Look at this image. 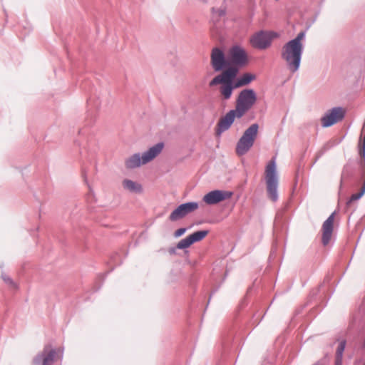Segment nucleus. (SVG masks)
I'll return each instance as SVG.
<instances>
[{
    "label": "nucleus",
    "instance_id": "obj_1",
    "mask_svg": "<svg viewBox=\"0 0 365 365\" xmlns=\"http://www.w3.org/2000/svg\"><path fill=\"white\" fill-rule=\"evenodd\" d=\"M237 75V69L233 67L227 68L221 73L213 78L209 83V86L212 87L221 84L220 93L224 100H229L232 92L235 88H238L235 82Z\"/></svg>",
    "mask_w": 365,
    "mask_h": 365
},
{
    "label": "nucleus",
    "instance_id": "obj_2",
    "mask_svg": "<svg viewBox=\"0 0 365 365\" xmlns=\"http://www.w3.org/2000/svg\"><path fill=\"white\" fill-rule=\"evenodd\" d=\"M304 47H301L291 41L284 43L281 49V58L286 63L289 71L294 73L301 65Z\"/></svg>",
    "mask_w": 365,
    "mask_h": 365
},
{
    "label": "nucleus",
    "instance_id": "obj_3",
    "mask_svg": "<svg viewBox=\"0 0 365 365\" xmlns=\"http://www.w3.org/2000/svg\"><path fill=\"white\" fill-rule=\"evenodd\" d=\"M265 180L267 184V192L268 197L273 201L278 200V177L275 159H272L265 169Z\"/></svg>",
    "mask_w": 365,
    "mask_h": 365
},
{
    "label": "nucleus",
    "instance_id": "obj_4",
    "mask_svg": "<svg viewBox=\"0 0 365 365\" xmlns=\"http://www.w3.org/2000/svg\"><path fill=\"white\" fill-rule=\"evenodd\" d=\"M259 129L257 123L252 124L243 133L236 145V153L240 155H245L253 146Z\"/></svg>",
    "mask_w": 365,
    "mask_h": 365
},
{
    "label": "nucleus",
    "instance_id": "obj_5",
    "mask_svg": "<svg viewBox=\"0 0 365 365\" xmlns=\"http://www.w3.org/2000/svg\"><path fill=\"white\" fill-rule=\"evenodd\" d=\"M228 59L230 66L239 69L245 66L248 63V56L246 51L240 46L235 45L232 46L228 53Z\"/></svg>",
    "mask_w": 365,
    "mask_h": 365
},
{
    "label": "nucleus",
    "instance_id": "obj_6",
    "mask_svg": "<svg viewBox=\"0 0 365 365\" xmlns=\"http://www.w3.org/2000/svg\"><path fill=\"white\" fill-rule=\"evenodd\" d=\"M278 37L279 34L276 32L259 31L251 36L250 43L254 48L264 50L271 46L274 38Z\"/></svg>",
    "mask_w": 365,
    "mask_h": 365
},
{
    "label": "nucleus",
    "instance_id": "obj_7",
    "mask_svg": "<svg viewBox=\"0 0 365 365\" xmlns=\"http://www.w3.org/2000/svg\"><path fill=\"white\" fill-rule=\"evenodd\" d=\"M211 65L215 72L223 71L230 66L229 59L226 58L224 51L215 47L211 52Z\"/></svg>",
    "mask_w": 365,
    "mask_h": 365
},
{
    "label": "nucleus",
    "instance_id": "obj_8",
    "mask_svg": "<svg viewBox=\"0 0 365 365\" xmlns=\"http://www.w3.org/2000/svg\"><path fill=\"white\" fill-rule=\"evenodd\" d=\"M345 115L344 110L341 107H334L329 110L321 118V123L323 128L330 127L344 119Z\"/></svg>",
    "mask_w": 365,
    "mask_h": 365
},
{
    "label": "nucleus",
    "instance_id": "obj_9",
    "mask_svg": "<svg viewBox=\"0 0 365 365\" xmlns=\"http://www.w3.org/2000/svg\"><path fill=\"white\" fill-rule=\"evenodd\" d=\"M198 207L199 204L197 202H187L180 204L170 213L169 220L172 222L178 221L194 212Z\"/></svg>",
    "mask_w": 365,
    "mask_h": 365
},
{
    "label": "nucleus",
    "instance_id": "obj_10",
    "mask_svg": "<svg viewBox=\"0 0 365 365\" xmlns=\"http://www.w3.org/2000/svg\"><path fill=\"white\" fill-rule=\"evenodd\" d=\"M56 350L51 344L44 346L42 351L39 352L33 359L34 365H51L56 356Z\"/></svg>",
    "mask_w": 365,
    "mask_h": 365
},
{
    "label": "nucleus",
    "instance_id": "obj_11",
    "mask_svg": "<svg viewBox=\"0 0 365 365\" xmlns=\"http://www.w3.org/2000/svg\"><path fill=\"white\" fill-rule=\"evenodd\" d=\"M257 101L255 91L251 88L242 90L236 100V103L251 109Z\"/></svg>",
    "mask_w": 365,
    "mask_h": 365
},
{
    "label": "nucleus",
    "instance_id": "obj_12",
    "mask_svg": "<svg viewBox=\"0 0 365 365\" xmlns=\"http://www.w3.org/2000/svg\"><path fill=\"white\" fill-rule=\"evenodd\" d=\"M232 195V192L215 190L205 195L202 200L207 205H215L230 198Z\"/></svg>",
    "mask_w": 365,
    "mask_h": 365
},
{
    "label": "nucleus",
    "instance_id": "obj_13",
    "mask_svg": "<svg viewBox=\"0 0 365 365\" xmlns=\"http://www.w3.org/2000/svg\"><path fill=\"white\" fill-rule=\"evenodd\" d=\"M335 214L336 212H332L322 225V242L324 246H327L331 240L334 230V221Z\"/></svg>",
    "mask_w": 365,
    "mask_h": 365
},
{
    "label": "nucleus",
    "instance_id": "obj_14",
    "mask_svg": "<svg viewBox=\"0 0 365 365\" xmlns=\"http://www.w3.org/2000/svg\"><path fill=\"white\" fill-rule=\"evenodd\" d=\"M164 145V143L159 142L145 151L143 153V165L147 164L155 158L162 152Z\"/></svg>",
    "mask_w": 365,
    "mask_h": 365
},
{
    "label": "nucleus",
    "instance_id": "obj_15",
    "mask_svg": "<svg viewBox=\"0 0 365 365\" xmlns=\"http://www.w3.org/2000/svg\"><path fill=\"white\" fill-rule=\"evenodd\" d=\"M235 120L232 113L228 111L225 116L222 117L217 124L216 128V134L220 135L222 133L228 130Z\"/></svg>",
    "mask_w": 365,
    "mask_h": 365
},
{
    "label": "nucleus",
    "instance_id": "obj_16",
    "mask_svg": "<svg viewBox=\"0 0 365 365\" xmlns=\"http://www.w3.org/2000/svg\"><path fill=\"white\" fill-rule=\"evenodd\" d=\"M143 165V154L134 153L125 160V165L128 169H134Z\"/></svg>",
    "mask_w": 365,
    "mask_h": 365
},
{
    "label": "nucleus",
    "instance_id": "obj_17",
    "mask_svg": "<svg viewBox=\"0 0 365 365\" xmlns=\"http://www.w3.org/2000/svg\"><path fill=\"white\" fill-rule=\"evenodd\" d=\"M255 78L256 76L255 74L245 73L235 81L236 83L235 86H237V88H240L249 85Z\"/></svg>",
    "mask_w": 365,
    "mask_h": 365
},
{
    "label": "nucleus",
    "instance_id": "obj_18",
    "mask_svg": "<svg viewBox=\"0 0 365 365\" xmlns=\"http://www.w3.org/2000/svg\"><path fill=\"white\" fill-rule=\"evenodd\" d=\"M123 186L131 192L140 193L142 192L141 185L129 179H125L123 181Z\"/></svg>",
    "mask_w": 365,
    "mask_h": 365
},
{
    "label": "nucleus",
    "instance_id": "obj_19",
    "mask_svg": "<svg viewBox=\"0 0 365 365\" xmlns=\"http://www.w3.org/2000/svg\"><path fill=\"white\" fill-rule=\"evenodd\" d=\"M249 110V108L236 103L235 109L230 110V112L232 113L235 118H241Z\"/></svg>",
    "mask_w": 365,
    "mask_h": 365
},
{
    "label": "nucleus",
    "instance_id": "obj_20",
    "mask_svg": "<svg viewBox=\"0 0 365 365\" xmlns=\"http://www.w3.org/2000/svg\"><path fill=\"white\" fill-rule=\"evenodd\" d=\"M354 174L353 168L349 165H346L342 170L341 177V184L342 182L349 180Z\"/></svg>",
    "mask_w": 365,
    "mask_h": 365
},
{
    "label": "nucleus",
    "instance_id": "obj_21",
    "mask_svg": "<svg viewBox=\"0 0 365 365\" xmlns=\"http://www.w3.org/2000/svg\"><path fill=\"white\" fill-rule=\"evenodd\" d=\"M209 233L208 230H200L193 232L192 234L190 235L193 243L200 242L202 240H203Z\"/></svg>",
    "mask_w": 365,
    "mask_h": 365
},
{
    "label": "nucleus",
    "instance_id": "obj_22",
    "mask_svg": "<svg viewBox=\"0 0 365 365\" xmlns=\"http://www.w3.org/2000/svg\"><path fill=\"white\" fill-rule=\"evenodd\" d=\"M346 340H342L339 342V344L336 351L335 361H342L343 353L346 347Z\"/></svg>",
    "mask_w": 365,
    "mask_h": 365
},
{
    "label": "nucleus",
    "instance_id": "obj_23",
    "mask_svg": "<svg viewBox=\"0 0 365 365\" xmlns=\"http://www.w3.org/2000/svg\"><path fill=\"white\" fill-rule=\"evenodd\" d=\"M225 15V10L223 9H212V20L217 22L220 19Z\"/></svg>",
    "mask_w": 365,
    "mask_h": 365
},
{
    "label": "nucleus",
    "instance_id": "obj_24",
    "mask_svg": "<svg viewBox=\"0 0 365 365\" xmlns=\"http://www.w3.org/2000/svg\"><path fill=\"white\" fill-rule=\"evenodd\" d=\"M193 244V242L190 237V236H187L185 238L181 240L178 244H177V248L179 250H183L189 247L190 245Z\"/></svg>",
    "mask_w": 365,
    "mask_h": 365
},
{
    "label": "nucleus",
    "instance_id": "obj_25",
    "mask_svg": "<svg viewBox=\"0 0 365 365\" xmlns=\"http://www.w3.org/2000/svg\"><path fill=\"white\" fill-rule=\"evenodd\" d=\"M306 35L305 31H300L295 38L290 40L289 41L292 42L293 43H295L301 47H304V45L302 42L303 39H304Z\"/></svg>",
    "mask_w": 365,
    "mask_h": 365
},
{
    "label": "nucleus",
    "instance_id": "obj_26",
    "mask_svg": "<svg viewBox=\"0 0 365 365\" xmlns=\"http://www.w3.org/2000/svg\"><path fill=\"white\" fill-rule=\"evenodd\" d=\"M2 279L6 284L10 285L11 287L17 289L18 287L16 284L13 281V279L11 277L6 274H2Z\"/></svg>",
    "mask_w": 365,
    "mask_h": 365
},
{
    "label": "nucleus",
    "instance_id": "obj_27",
    "mask_svg": "<svg viewBox=\"0 0 365 365\" xmlns=\"http://www.w3.org/2000/svg\"><path fill=\"white\" fill-rule=\"evenodd\" d=\"M186 230H187V228H185V227H181V228L178 229L174 232V237L176 238L180 237V236H182V235L185 234Z\"/></svg>",
    "mask_w": 365,
    "mask_h": 365
},
{
    "label": "nucleus",
    "instance_id": "obj_28",
    "mask_svg": "<svg viewBox=\"0 0 365 365\" xmlns=\"http://www.w3.org/2000/svg\"><path fill=\"white\" fill-rule=\"evenodd\" d=\"M335 365H342V361H335Z\"/></svg>",
    "mask_w": 365,
    "mask_h": 365
},
{
    "label": "nucleus",
    "instance_id": "obj_29",
    "mask_svg": "<svg viewBox=\"0 0 365 365\" xmlns=\"http://www.w3.org/2000/svg\"><path fill=\"white\" fill-rule=\"evenodd\" d=\"M60 357H61V358H62V357H63V351H61V356H60Z\"/></svg>",
    "mask_w": 365,
    "mask_h": 365
},
{
    "label": "nucleus",
    "instance_id": "obj_30",
    "mask_svg": "<svg viewBox=\"0 0 365 365\" xmlns=\"http://www.w3.org/2000/svg\"><path fill=\"white\" fill-rule=\"evenodd\" d=\"M314 365H319V364H314Z\"/></svg>",
    "mask_w": 365,
    "mask_h": 365
},
{
    "label": "nucleus",
    "instance_id": "obj_31",
    "mask_svg": "<svg viewBox=\"0 0 365 365\" xmlns=\"http://www.w3.org/2000/svg\"><path fill=\"white\" fill-rule=\"evenodd\" d=\"M364 365H365V364H364Z\"/></svg>",
    "mask_w": 365,
    "mask_h": 365
}]
</instances>
